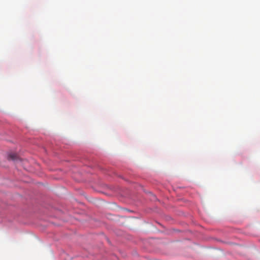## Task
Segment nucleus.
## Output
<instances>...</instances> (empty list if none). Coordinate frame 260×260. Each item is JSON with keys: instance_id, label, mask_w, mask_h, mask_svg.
<instances>
[{"instance_id": "nucleus-1", "label": "nucleus", "mask_w": 260, "mask_h": 260, "mask_svg": "<svg viewBox=\"0 0 260 260\" xmlns=\"http://www.w3.org/2000/svg\"><path fill=\"white\" fill-rule=\"evenodd\" d=\"M18 156L16 154H10L9 155V159H10L13 160H15L17 159Z\"/></svg>"}]
</instances>
